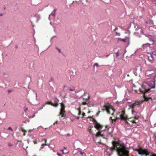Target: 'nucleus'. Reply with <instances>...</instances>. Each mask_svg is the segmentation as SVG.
I'll list each match as a JSON object with an SVG mask.
<instances>
[{
    "mask_svg": "<svg viewBox=\"0 0 156 156\" xmlns=\"http://www.w3.org/2000/svg\"><path fill=\"white\" fill-rule=\"evenodd\" d=\"M112 144V149L117 151L119 156H129V151L127 150L126 146L118 139L113 140Z\"/></svg>",
    "mask_w": 156,
    "mask_h": 156,
    "instance_id": "nucleus-1",
    "label": "nucleus"
},
{
    "mask_svg": "<svg viewBox=\"0 0 156 156\" xmlns=\"http://www.w3.org/2000/svg\"><path fill=\"white\" fill-rule=\"evenodd\" d=\"M102 127H88L87 131L90 133L94 134L95 133L94 132L93 129L92 128H94L95 129V131H96V130H98L99 132H97L96 135V137L99 136H103L107 135L108 134L111 133L113 131V127H105V129L102 130L101 128Z\"/></svg>",
    "mask_w": 156,
    "mask_h": 156,
    "instance_id": "nucleus-2",
    "label": "nucleus"
},
{
    "mask_svg": "<svg viewBox=\"0 0 156 156\" xmlns=\"http://www.w3.org/2000/svg\"><path fill=\"white\" fill-rule=\"evenodd\" d=\"M131 110L132 114L134 116L128 119L127 120V122L131 126H135L139 122L138 118L139 116L138 115V114L133 109ZM139 114H140V113H139Z\"/></svg>",
    "mask_w": 156,
    "mask_h": 156,
    "instance_id": "nucleus-3",
    "label": "nucleus"
},
{
    "mask_svg": "<svg viewBox=\"0 0 156 156\" xmlns=\"http://www.w3.org/2000/svg\"><path fill=\"white\" fill-rule=\"evenodd\" d=\"M135 151L140 155H145V156H156V154L147 149H143L141 147L135 149Z\"/></svg>",
    "mask_w": 156,
    "mask_h": 156,
    "instance_id": "nucleus-4",
    "label": "nucleus"
},
{
    "mask_svg": "<svg viewBox=\"0 0 156 156\" xmlns=\"http://www.w3.org/2000/svg\"><path fill=\"white\" fill-rule=\"evenodd\" d=\"M119 117H116L115 118H113L112 117H110L112 122H115L117 119L126 120L127 122V120L128 119L127 116L125 115V109L124 108L122 109L119 112Z\"/></svg>",
    "mask_w": 156,
    "mask_h": 156,
    "instance_id": "nucleus-5",
    "label": "nucleus"
},
{
    "mask_svg": "<svg viewBox=\"0 0 156 156\" xmlns=\"http://www.w3.org/2000/svg\"><path fill=\"white\" fill-rule=\"evenodd\" d=\"M155 87L154 84L153 87H151L146 83H144L142 84V87L140 89V93L145 94L147 92H150L151 88H154Z\"/></svg>",
    "mask_w": 156,
    "mask_h": 156,
    "instance_id": "nucleus-6",
    "label": "nucleus"
},
{
    "mask_svg": "<svg viewBox=\"0 0 156 156\" xmlns=\"http://www.w3.org/2000/svg\"><path fill=\"white\" fill-rule=\"evenodd\" d=\"M103 110V111H106L108 114H111L112 115H113L115 112L114 108H111L110 105L108 103H107L104 105Z\"/></svg>",
    "mask_w": 156,
    "mask_h": 156,
    "instance_id": "nucleus-7",
    "label": "nucleus"
},
{
    "mask_svg": "<svg viewBox=\"0 0 156 156\" xmlns=\"http://www.w3.org/2000/svg\"><path fill=\"white\" fill-rule=\"evenodd\" d=\"M61 108L59 115L61 116L62 118H63V119H64L66 116V115L65 114L66 112V111L65 110V106L63 103H61Z\"/></svg>",
    "mask_w": 156,
    "mask_h": 156,
    "instance_id": "nucleus-8",
    "label": "nucleus"
},
{
    "mask_svg": "<svg viewBox=\"0 0 156 156\" xmlns=\"http://www.w3.org/2000/svg\"><path fill=\"white\" fill-rule=\"evenodd\" d=\"M84 95L87 96V98H84L83 97V96H82V98H83V101L81 103V104L80 105V106H81V105H87L88 104V102L89 99L90 98L89 94H88L87 93H84Z\"/></svg>",
    "mask_w": 156,
    "mask_h": 156,
    "instance_id": "nucleus-9",
    "label": "nucleus"
},
{
    "mask_svg": "<svg viewBox=\"0 0 156 156\" xmlns=\"http://www.w3.org/2000/svg\"><path fill=\"white\" fill-rule=\"evenodd\" d=\"M58 102L59 100L58 99H56L55 100L54 103H53L51 102H47L45 103L44 105H43V106L41 108V109H42L43 108V107H44L45 106V105L47 104L50 105H51V106H52L55 107H57L58 105Z\"/></svg>",
    "mask_w": 156,
    "mask_h": 156,
    "instance_id": "nucleus-10",
    "label": "nucleus"
},
{
    "mask_svg": "<svg viewBox=\"0 0 156 156\" xmlns=\"http://www.w3.org/2000/svg\"><path fill=\"white\" fill-rule=\"evenodd\" d=\"M140 102L139 101H136L133 103L132 105H129V108L131 109H133V108L135 107L136 105H140Z\"/></svg>",
    "mask_w": 156,
    "mask_h": 156,
    "instance_id": "nucleus-11",
    "label": "nucleus"
},
{
    "mask_svg": "<svg viewBox=\"0 0 156 156\" xmlns=\"http://www.w3.org/2000/svg\"><path fill=\"white\" fill-rule=\"evenodd\" d=\"M94 122L95 124L94 127H102V126L99 123H98L95 119H93Z\"/></svg>",
    "mask_w": 156,
    "mask_h": 156,
    "instance_id": "nucleus-12",
    "label": "nucleus"
},
{
    "mask_svg": "<svg viewBox=\"0 0 156 156\" xmlns=\"http://www.w3.org/2000/svg\"><path fill=\"white\" fill-rule=\"evenodd\" d=\"M148 58L149 60L150 61H152L154 60L153 56L151 54H150L148 56Z\"/></svg>",
    "mask_w": 156,
    "mask_h": 156,
    "instance_id": "nucleus-13",
    "label": "nucleus"
},
{
    "mask_svg": "<svg viewBox=\"0 0 156 156\" xmlns=\"http://www.w3.org/2000/svg\"><path fill=\"white\" fill-rule=\"evenodd\" d=\"M85 92H83V91H82V90H81L79 92H78V93L80 95L81 94H83L81 95V96H80L81 97H82V96H83V97L84 98H87V96H86V95H84V93H85Z\"/></svg>",
    "mask_w": 156,
    "mask_h": 156,
    "instance_id": "nucleus-14",
    "label": "nucleus"
},
{
    "mask_svg": "<svg viewBox=\"0 0 156 156\" xmlns=\"http://www.w3.org/2000/svg\"><path fill=\"white\" fill-rule=\"evenodd\" d=\"M77 110L79 111L78 115L80 117V116H81V107H80Z\"/></svg>",
    "mask_w": 156,
    "mask_h": 156,
    "instance_id": "nucleus-15",
    "label": "nucleus"
},
{
    "mask_svg": "<svg viewBox=\"0 0 156 156\" xmlns=\"http://www.w3.org/2000/svg\"><path fill=\"white\" fill-rule=\"evenodd\" d=\"M144 100L146 101H148L149 99H151V98H147L146 97L145 95H144Z\"/></svg>",
    "mask_w": 156,
    "mask_h": 156,
    "instance_id": "nucleus-16",
    "label": "nucleus"
},
{
    "mask_svg": "<svg viewBox=\"0 0 156 156\" xmlns=\"http://www.w3.org/2000/svg\"><path fill=\"white\" fill-rule=\"evenodd\" d=\"M87 106L88 107H90L92 106H93V104L90 103L89 102V101L88 102V104L87 105Z\"/></svg>",
    "mask_w": 156,
    "mask_h": 156,
    "instance_id": "nucleus-17",
    "label": "nucleus"
},
{
    "mask_svg": "<svg viewBox=\"0 0 156 156\" xmlns=\"http://www.w3.org/2000/svg\"><path fill=\"white\" fill-rule=\"evenodd\" d=\"M118 40L119 41H123L124 42H125L126 41V40L125 39H122L120 38H119L118 39Z\"/></svg>",
    "mask_w": 156,
    "mask_h": 156,
    "instance_id": "nucleus-18",
    "label": "nucleus"
},
{
    "mask_svg": "<svg viewBox=\"0 0 156 156\" xmlns=\"http://www.w3.org/2000/svg\"><path fill=\"white\" fill-rule=\"evenodd\" d=\"M56 11V10H55V9L54 10V11H53V13H52L51 14V15H53L54 16H55V12Z\"/></svg>",
    "mask_w": 156,
    "mask_h": 156,
    "instance_id": "nucleus-19",
    "label": "nucleus"
},
{
    "mask_svg": "<svg viewBox=\"0 0 156 156\" xmlns=\"http://www.w3.org/2000/svg\"><path fill=\"white\" fill-rule=\"evenodd\" d=\"M61 151H62V153L63 154H66L68 153V152H64V150L63 149L61 150Z\"/></svg>",
    "mask_w": 156,
    "mask_h": 156,
    "instance_id": "nucleus-20",
    "label": "nucleus"
},
{
    "mask_svg": "<svg viewBox=\"0 0 156 156\" xmlns=\"http://www.w3.org/2000/svg\"><path fill=\"white\" fill-rule=\"evenodd\" d=\"M69 90L70 91H74L75 90V88H72L69 89Z\"/></svg>",
    "mask_w": 156,
    "mask_h": 156,
    "instance_id": "nucleus-21",
    "label": "nucleus"
},
{
    "mask_svg": "<svg viewBox=\"0 0 156 156\" xmlns=\"http://www.w3.org/2000/svg\"><path fill=\"white\" fill-rule=\"evenodd\" d=\"M46 145V144H42L41 145V149H42V148H43V147H44V146L45 145Z\"/></svg>",
    "mask_w": 156,
    "mask_h": 156,
    "instance_id": "nucleus-22",
    "label": "nucleus"
},
{
    "mask_svg": "<svg viewBox=\"0 0 156 156\" xmlns=\"http://www.w3.org/2000/svg\"><path fill=\"white\" fill-rule=\"evenodd\" d=\"M80 154L81 155H83L84 154L85 155L86 154L84 152H82V151H80Z\"/></svg>",
    "mask_w": 156,
    "mask_h": 156,
    "instance_id": "nucleus-23",
    "label": "nucleus"
},
{
    "mask_svg": "<svg viewBox=\"0 0 156 156\" xmlns=\"http://www.w3.org/2000/svg\"><path fill=\"white\" fill-rule=\"evenodd\" d=\"M85 114L84 112H83L82 114L81 115V116H80V117L82 118L85 115Z\"/></svg>",
    "mask_w": 156,
    "mask_h": 156,
    "instance_id": "nucleus-24",
    "label": "nucleus"
},
{
    "mask_svg": "<svg viewBox=\"0 0 156 156\" xmlns=\"http://www.w3.org/2000/svg\"><path fill=\"white\" fill-rule=\"evenodd\" d=\"M70 136V135L69 133H68L67 134H66L64 135V136H65L66 137L69 136Z\"/></svg>",
    "mask_w": 156,
    "mask_h": 156,
    "instance_id": "nucleus-25",
    "label": "nucleus"
},
{
    "mask_svg": "<svg viewBox=\"0 0 156 156\" xmlns=\"http://www.w3.org/2000/svg\"><path fill=\"white\" fill-rule=\"evenodd\" d=\"M153 138L154 139V140H156V136L154 135L153 136Z\"/></svg>",
    "mask_w": 156,
    "mask_h": 156,
    "instance_id": "nucleus-26",
    "label": "nucleus"
},
{
    "mask_svg": "<svg viewBox=\"0 0 156 156\" xmlns=\"http://www.w3.org/2000/svg\"><path fill=\"white\" fill-rule=\"evenodd\" d=\"M8 146L9 147H11L12 146V144L10 143H9L8 144Z\"/></svg>",
    "mask_w": 156,
    "mask_h": 156,
    "instance_id": "nucleus-27",
    "label": "nucleus"
},
{
    "mask_svg": "<svg viewBox=\"0 0 156 156\" xmlns=\"http://www.w3.org/2000/svg\"><path fill=\"white\" fill-rule=\"evenodd\" d=\"M7 130H12V129L11 127H8Z\"/></svg>",
    "mask_w": 156,
    "mask_h": 156,
    "instance_id": "nucleus-28",
    "label": "nucleus"
},
{
    "mask_svg": "<svg viewBox=\"0 0 156 156\" xmlns=\"http://www.w3.org/2000/svg\"><path fill=\"white\" fill-rule=\"evenodd\" d=\"M57 154L58 156H62V155L59 154V153H58V152H57Z\"/></svg>",
    "mask_w": 156,
    "mask_h": 156,
    "instance_id": "nucleus-29",
    "label": "nucleus"
},
{
    "mask_svg": "<svg viewBox=\"0 0 156 156\" xmlns=\"http://www.w3.org/2000/svg\"><path fill=\"white\" fill-rule=\"evenodd\" d=\"M56 48V49L57 50H58V51L59 53H60L61 52V50H60V49H59L58 48Z\"/></svg>",
    "mask_w": 156,
    "mask_h": 156,
    "instance_id": "nucleus-30",
    "label": "nucleus"
},
{
    "mask_svg": "<svg viewBox=\"0 0 156 156\" xmlns=\"http://www.w3.org/2000/svg\"><path fill=\"white\" fill-rule=\"evenodd\" d=\"M94 66H98V64L97 63H95L94 64Z\"/></svg>",
    "mask_w": 156,
    "mask_h": 156,
    "instance_id": "nucleus-31",
    "label": "nucleus"
},
{
    "mask_svg": "<svg viewBox=\"0 0 156 156\" xmlns=\"http://www.w3.org/2000/svg\"><path fill=\"white\" fill-rule=\"evenodd\" d=\"M33 142L34 144H37V141H33Z\"/></svg>",
    "mask_w": 156,
    "mask_h": 156,
    "instance_id": "nucleus-32",
    "label": "nucleus"
},
{
    "mask_svg": "<svg viewBox=\"0 0 156 156\" xmlns=\"http://www.w3.org/2000/svg\"><path fill=\"white\" fill-rule=\"evenodd\" d=\"M119 55V53L118 52L116 53V57H118Z\"/></svg>",
    "mask_w": 156,
    "mask_h": 156,
    "instance_id": "nucleus-33",
    "label": "nucleus"
},
{
    "mask_svg": "<svg viewBox=\"0 0 156 156\" xmlns=\"http://www.w3.org/2000/svg\"><path fill=\"white\" fill-rule=\"evenodd\" d=\"M66 147H64L63 150L65 151V150H66Z\"/></svg>",
    "mask_w": 156,
    "mask_h": 156,
    "instance_id": "nucleus-34",
    "label": "nucleus"
},
{
    "mask_svg": "<svg viewBox=\"0 0 156 156\" xmlns=\"http://www.w3.org/2000/svg\"><path fill=\"white\" fill-rule=\"evenodd\" d=\"M58 122V121H56L54 123V124L55 125V123H57Z\"/></svg>",
    "mask_w": 156,
    "mask_h": 156,
    "instance_id": "nucleus-35",
    "label": "nucleus"
},
{
    "mask_svg": "<svg viewBox=\"0 0 156 156\" xmlns=\"http://www.w3.org/2000/svg\"><path fill=\"white\" fill-rule=\"evenodd\" d=\"M2 15H3L2 14L0 13V16H2Z\"/></svg>",
    "mask_w": 156,
    "mask_h": 156,
    "instance_id": "nucleus-36",
    "label": "nucleus"
},
{
    "mask_svg": "<svg viewBox=\"0 0 156 156\" xmlns=\"http://www.w3.org/2000/svg\"><path fill=\"white\" fill-rule=\"evenodd\" d=\"M35 95H36V98H37V94L36 93H35Z\"/></svg>",
    "mask_w": 156,
    "mask_h": 156,
    "instance_id": "nucleus-37",
    "label": "nucleus"
},
{
    "mask_svg": "<svg viewBox=\"0 0 156 156\" xmlns=\"http://www.w3.org/2000/svg\"><path fill=\"white\" fill-rule=\"evenodd\" d=\"M64 152H68V151L66 150L65 151H64Z\"/></svg>",
    "mask_w": 156,
    "mask_h": 156,
    "instance_id": "nucleus-38",
    "label": "nucleus"
},
{
    "mask_svg": "<svg viewBox=\"0 0 156 156\" xmlns=\"http://www.w3.org/2000/svg\"><path fill=\"white\" fill-rule=\"evenodd\" d=\"M46 141H47V140H45V143H46Z\"/></svg>",
    "mask_w": 156,
    "mask_h": 156,
    "instance_id": "nucleus-39",
    "label": "nucleus"
},
{
    "mask_svg": "<svg viewBox=\"0 0 156 156\" xmlns=\"http://www.w3.org/2000/svg\"><path fill=\"white\" fill-rule=\"evenodd\" d=\"M109 56V55H107L106 56V57H107L108 56Z\"/></svg>",
    "mask_w": 156,
    "mask_h": 156,
    "instance_id": "nucleus-40",
    "label": "nucleus"
},
{
    "mask_svg": "<svg viewBox=\"0 0 156 156\" xmlns=\"http://www.w3.org/2000/svg\"><path fill=\"white\" fill-rule=\"evenodd\" d=\"M117 29V28H115V30H116V29Z\"/></svg>",
    "mask_w": 156,
    "mask_h": 156,
    "instance_id": "nucleus-41",
    "label": "nucleus"
},
{
    "mask_svg": "<svg viewBox=\"0 0 156 156\" xmlns=\"http://www.w3.org/2000/svg\"><path fill=\"white\" fill-rule=\"evenodd\" d=\"M10 91H9V93H10Z\"/></svg>",
    "mask_w": 156,
    "mask_h": 156,
    "instance_id": "nucleus-42",
    "label": "nucleus"
}]
</instances>
